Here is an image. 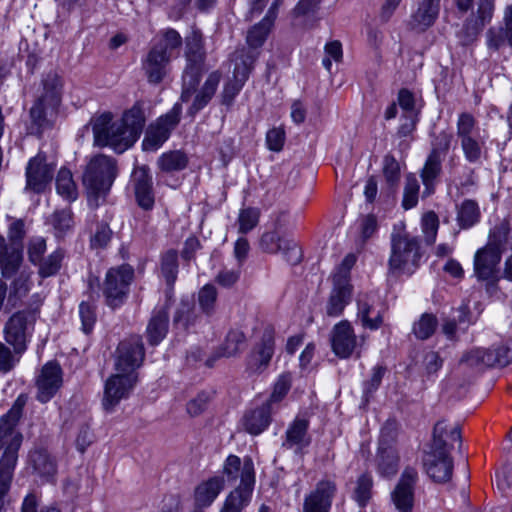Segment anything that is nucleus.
I'll return each instance as SVG.
<instances>
[{
  "label": "nucleus",
  "instance_id": "3",
  "mask_svg": "<svg viewBox=\"0 0 512 512\" xmlns=\"http://www.w3.org/2000/svg\"><path fill=\"white\" fill-rule=\"evenodd\" d=\"M391 253L388 272L392 275H411L420 266L422 258L420 240L410 234L403 222L395 224L390 236Z\"/></svg>",
  "mask_w": 512,
  "mask_h": 512
},
{
  "label": "nucleus",
  "instance_id": "25",
  "mask_svg": "<svg viewBox=\"0 0 512 512\" xmlns=\"http://www.w3.org/2000/svg\"><path fill=\"white\" fill-rule=\"evenodd\" d=\"M357 317L364 328L378 329L383 323L384 305L373 294L361 293L357 297Z\"/></svg>",
  "mask_w": 512,
  "mask_h": 512
},
{
  "label": "nucleus",
  "instance_id": "26",
  "mask_svg": "<svg viewBox=\"0 0 512 512\" xmlns=\"http://www.w3.org/2000/svg\"><path fill=\"white\" fill-rule=\"evenodd\" d=\"M283 0H274L268 9L265 17L257 24H255L247 32L246 42L248 48H241L240 50L253 51L259 55L257 51L266 41L269 33L271 32L274 22L278 15V9L282 4Z\"/></svg>",
  "mask_w": 512,
  "mask_h": 512
},
{
  "label": "nucleus",
  "instance_id": "64",
  "mask_svg": "<svg viewBox=\"0 0 512 512\" xmlns=\"http://www.w3.org/2000/svg\"><path fill=\"white\" fill-rule=\"evenodd\" d=\"M383 174L387 183L394 186L400 179V166L394 156L388 154L383 159Z\"/></svg>",
  "mask_w": 512,
  "mask_h": 512
},
{
  "label": "nucleus",
  "instance_id": "2",
  "mask_svg": "<svg viewBox=\"0 0 512 512\" xmlns=\"http://www.w3.org/2000/svg\"><path fill=\"white\" fill-rule=\"evenodd\" d=\"M453 442L461 444L460 428L455 426L448 431L445 422L438 421L433 429L431 450L423 458L426 473L435 482H447L452 476L453 461L450 449Z\"/></svg>",
  "mask_w": 512,
  "mask_h": 512
},
{
  "label": "nucleus",
  "instance_id": "9",
  "mask_svg": "<svg viewBox=\"0 0 512 512\" xmlns=\"http://www.w3.org/2000/svg\"><path fill=\"white\" fill-rule=\"evenodd\" d=\"M275 336L276 331L272 325L263 328L246 357V372L249 375H259L268 369L275 353Z\"/></svg>",
  "mask_w": 512,
  "mask_h": 512
},
{
  "label": "nucleus",
  "instance_id": "34",
  "mask_svg": "<svg viewBox=\"0 0 512 512\" xmlns=\"http://www.w3.org/2000/svg\"><path fill=\"white\" fill-rule=\"evenodd\" d=\"M506 42L512 48V4L504 9L503 26L490 27L486 32V43L489 49L497 51Z\"/></svg>",
  "mask_w": 512,
  "mask_h": 512
},
{
  "label": "nucleus",
  "instance_id": "4",
  "mask_svg": "<svg viewBox=\"0 0 512 512\" xmlns=\"http://www.w3.org/2000/svg\"><path fill=\"white\" fill-rule=\"evenodd\" d=\"M186 67L182 76L181 101L188 102L198 88L204 72L205 51L200 30L193 29L185 39Z\"/></svg>",
  "mask_w": 512,
  "mask_h": 512
},
{
  "label": "nucleus",
  "instance_id": "16",
  "mask_svg": "<svg viewBox=\"0 0 512 512\" xmlns=\"http://www.w3.org/2000/svg\"><path fill=\"white\" fill-rule=\"evenodd\" d=\"M502 254L482 247L474 255V275L478 281L486 282V289H496L500 280L499 264Z\"/></svg>",
  "mask_w": 512,
  "mask_h": 512
},
{
  "label": "nucleus",
  "instance_id": "5",
  "mask_svg": "<svg viewBox=\"0 0 512 512\" xmlns=\"http://www.w3.org/2000/svg\"><path fill=\"white\" fill-rule=\"evenodd\" d=\"M26 402V396L19 395L9 411L0 418V450L3 449L0 461L10 463L18 461L23 435L16 426L22 417Z\"/></svg>",
  "mask_w": 512,
  "mask_h": 512
},
{
  "label": "nucleus",
  "instance_id": "38",
  "mask_svg": "<svg viewBox=\"0 0 512 512\" xmlns=\"http://www.w3.org/2000/svg\"><path fill=\"white\" fill-rule=\"evenodd\" d=\"M220 80L221 74L218 71H214L208 75L201 89L199 91L196 90L193 93L195 94V97L188 109V114L190 116H195L211 101L216 93Z\"/></svg>",
  "mask_w": 512,
  "mask_h": 512
},
{
  "label": "nucleus",
  "instance_id": "14",
  "mask_svg": "<svg viewBox=\"0 0 512 512\" xmlns=\"http://www.w3.org/2000/svg\"><path fill=\"white\" fill-rule=\"evenodd\" d=\"M145 348L141 336L133 335L122 340L115 352V370L124 374H138L143 364Z\"/></svg>",
  "mask_w": 512,
  "mask_h": 512
},
{
  "label": "nucleus",
  "instance_id": "19",
  "mask_svg": "<svg viewBox=\"0 0 512 512\" xmlns=\"http://www.w3.org/2000/svg\"><path fill=\"white\" fill-rule=\"evenodd\" d=\"M260 248L269 254L281 253L292 265H297L302 259V251L298 243L287 235H280L277 231L265 232L260 238Z\"/></svg>",
  "mask_w": 512,
  "mask_h": 512
},
{
  "label": "nucleus",
  "instance_id": "13",
  "mask_svg": "<svg viewBox=\"0 0 512 512\" xmlns=\"http://www.w3.org/2000/svg\"><path fill=\"white\" fill-rule=\"evenodd\" d=\"M257 59V54L253 51L237 50L234 53L235 67L233 79L229 80L223 88L221 103L227 107L233 104L235 97L241 91L247 81L253 65Z\"/></svg>",
  "mask_w": 512,
  "mask_h": 512
},
{
  "label": "nucleus",
  "instance_id": "51",
  "mask_svg": "<svg viewBox=\"0 0 512 512\" xmlns=\"http://www.w3.org/2000/svg\"><path fill=\"white\" fill-rule=\"evenodd\" d=\"M218 292L214 285L206 284L198 292V303L201 311L212 316L217 307Z\"/></svg>",
  "mask_w": 512,
  "mask_h": 512
},
{
  "label": "nucleus",
  "instance_id": "41",
  "mask_svg": "<svg viewBox=\"0 0 512 512\" xmlns=\"http://www.w3.org/2000/svg\"><path fill=\"white\" fill-rule=\"evenodd\" d=\"M351 294L352 285L333 283V289L326 305L327 315L330 317L340 316L350 302Z\"/></svg>",
  "mask_w": 512,
  "mask_h": 512
},
{
  "label": "nucleus",
  "instance_id": "8",
  "mask_svg": "<svg viewBox=\"0 0 512 512\" xmlns=\"http://www.w3.org/2000/svg\"><path fill=\"white\" fill-rule=\"evenodd\" d=\"M36 320V310L27 308L13 313L4 325L5 343L21 357L28 348Z\"/></svg>",
  "mask_w": 512,
  "mask_h": 512
},
{
  "label": "nucleus",
  "instance_id": "22",
  "mask_svg": "<svg viewBox=\"0 0 512 512\" xmlns=\"http://www.w3.org/2000/svg\"><path fill=\"white\" fill-rule=\"evenodd\" d=\"M170 53L162 46H152L142 59V70L150 84H159L170 72Z\"/></svg>",
  "mask_w": 512,
  "mask_h": 512
},
{
  "label": "nucleus",
  "instance_id": "44",
  "mask_svg": "<svg viewBox=\"0 0 512 512\" xmlns=\"http://www.w3.org/2000/svg\"><path fill=\"white\" fill-rule=\"evenodd\" d=\"M189 158L187 154L181 150H173L163 153L157 160L159 169L165 173L177 172L185 169L188 165Z\"/></svg>",
  "mask_w": 512,
  "mask_h": 512
},
{
  "label": "nucleus",
  "instance_id": "59",
  "mask_svg": "<svg viewBox=\"0 0 512 512\" xmlns=\"http://www.w3.org/2000/svg\"><path fill=\"white\" fill-rule=\"evenodd\" d=\"M372 486L373 481L370 475L363 474L358 478L354 491V499L361 507H364L370 499Z\"/></svg>",
  "mask_w": 512,
  "mask_h": 512
},
{
  "label": "nucleus",
  "instance_id": "58",
  "mask_svg": "<svg viewBox=\"0 0 512 512\" xmlns=\"http://www.w3.org/2000/svg\"><path fill=\"white\" fill-rule=\"evenodd\" d=\"M357 261L356 255L353 253L347 254L342 260L341 264L336 268L332 279L333 283L350 284V271Z\"/></svg>",
  "mask_w": 512,
  "mask_h": 512
},
{
  "label": "nucleus",
  "instance_id": "63",
  "mask_svg": "<svg viewBox=\"0 0 512 512\" xmlns=\"http://www.w3.org/2000/svg\"><path fill=\"white\" fill-rule=\"evenodd\" d=\"M477 121L475 117L468 113L463 112L459 115L457 121V136L460 140L474 136Z\"/></svg>",
  "mask_w": 512,
  "mask_h": 512
},
{
  "label": "nucleus",
  "instance_id": "23",
  "mask_svg": "<svg viewBox=\"0 0 512 512\" xmlns=\"http://www.w3.org/2000/svg\"><path fill=\"white\" fill-rule=\"evenodd\" d=\"M337 493L335 481L322 479L308 493L303 501L302 512H330L333 499Z\"/></svg>",
  "mask_w": 512,
  "mask_h": 512
},
{
  "label": "nucleus",
  "instance_id": "61",
  "mask_svg": "<svg viewBox=\"0 0 512 512\" xmlns=\"http://www.w3.org/2000/svg\"><path fill=\"white\" fill-rule=\"evenodd\" d=\"M291 388L289 375H281L274 385L273 392L265 403L270 404L275 409V405L281 402Z\"/></svg>",
  "mask_w": 512,
  "mask_h": 512
},
{
  "label": "nucleus",
  "instance_id": "50",
  "mask_svg": "<svg viewBox=\"0 0 512 512\" xmlns=\"http://www.w3.org/2000/svg\"><path fill=\"white\" fill-rule=\"evenodd\" d=\"M64 251L57 249L48 257L43 258L36 266H38V274L41 278L51 277L58 273L64 259Z\"/></svg>",
  "mask_w": 512,
  "mask_h": 512
},
{
  "label": "nucleus",
  "instance_id": "39",
  "mask_svg": "<svg viewBox=\"0 0 512 512\" xmlns=\"http://www.w3.org/2000/svg\"><path fill=\"white\" fill-rule=\"evenodd\" d=\"M42 86L43 92L38 99L46 102L52 112H57L62 97L61 77L55 72H50L43 78Z\"/></svg>",
  "mask_w": 512,
  "mask_h": 512
},
{
  "label": "nucleus",
  "instance_id": "45",
  "mask_svg": "<svg viewBox=\"0 0 512 512\" xmlns=\"http://www.w3.org/2000/svg\"><path fill=\"white\" fill-rule=\"evenodd\" d=\"M510 234V223L503 219L489 231L488 242L484 246L487 249L503 253Z\"/></svg>",
  "mask_w": 512,
  "mask_h": 512
},
{
  "label": "nucleus",
  "instance_id": "11",
  "mask_svg": "<svg viewBox=\"0 0 512 512\" xmlns=\"http://www.w3.org/2000/svg\"><path fill=\"white\" fill-rule=\"evenodd\" d=\"M512 363V340L497 347L475 348L463 355L461 364L478 371L488 367H504Z\"/></svg>",
  "mask_w": 512,
  "mask_h": 512
},
{
  "label": "nucleus",
  "instance_id": "53",
  "mask_svg": "<svg viewBox=\"0 0 512 512\" xmlns=\"http://www.w3.org/2000/svg\"><path fill=\"white\" fill-rule=\"evenodd\" d=\"M16 465L17 463L0 461V511L4 506V499L11 488Z\"/></svg>",
  "mask_w": 512,
  "mask_h": 512
},
{
  "label": "nucleus",
  "instance_id": "57",
  "mask_svg": "<svg viewBox=\"0 0 512 512\" xmlns=\"http://www.w3.org/2000/svg\"><path fill=\"white\" fill-rule=\"evenodd\" d=\"M21 356L6 343L0 342V374L11 372L20 362Z\"/></svg>",
  "mask_w": 512,
  "mask_h": 512
},
{
  "label": "nucleus",
  "instance_id": "6",
  "mask_svg": "<svg viewBox=\"0 0 512 512\" xmlns=\"http://www.w3.org/2000/svg\"><path fill=\"white\" fill-rule=\"evenodd\" d=\"M454 4L461 14L471 11L460 32V39L464 45L473 43L485 25L491 22L494 10L495 0H454Z\"/></svg>",
  "mask_w": 512,
  "mask_h": 512
},
{
  "label": "nucleus",
  "instance_id": "55",
  "mask_svg": "<svg viewBox=\"0 0 512 512\" xmlns=\"http://www.w3.org/2000/svg\"><path fill=\"white\" fill-rule=\"evenodd\" d=\"M260 210L254 207H248L240 210L238 216L239 233L246 234L254 229L259 222Z\"/></svg>",
  "mask_w": 512,
  "mask_h": 512
},
{
  "label": "nucleus",
  "instance_id": "24",
  "mask_svg": "<svg viewBox=\"0 0 512 512\" xmlns=\"http://www.w3.org/2000/svg\"><path fill=\"white\" fill-rule=\"evenodd\" d=\"M62 369L56 362L46 363L36 379V399L41 403L50 401L62 386Z\"/></svg>",
  "mask_w": 512,
  "mask_h": 512
},
{
  "label": "nucleus",
  "instance_id": "20",
  "mask_svg": "<svg viewBox=\"0 0 512 512\" xmlns=\"http://www.w3.org/2000/svg\"><path fill=\"white\" fill-rule=\"evenodd\" d=\"M389 426L386 425L381 431L379 446L376 455L377 471L383 477H393L399 467V454L393 445L394 435Z\"/></svg>",
  "mask_w": 512,
  "mask_h": 512
},
{
  "label": "nucleus",
  "instance_id": "28",
  "mask_svg": "<svg viewBox=\"0 0 512 512\" xmlns=\"http://www.w3.org/2000/svg\"><path fill=\"white\" fill-rule=\"evenodd\" d=\"M54 167L46 162L45 156L38 154L32 158L26 168L27 188L41 193L51 182Z\"/></svg>",
  "mask_w": 512,
  "mask_h": 512
},
{
  "label": "nucleus",
  "instance_id": "48",
  "mask_svg": "<svg viewBox=\"0 0 512 512\" xmlns=\"http://www.w3.org/2000/svg\"><path fill=\"white\" fill-rule=\"evenodd\" d=\"M161 273L167 285L172 289L178 274V253L176 250H168L162 255Z\"/></svg>",
  "mask_w": 512,
  "mask_h": 512
},
{
  "label": "nucleus",
  "instance_id": "46",
  "mask_svg": "<svg viewBox=\"0 0 512 512\" xmlns=\"http://www.w3.org/2000/svg\"><path fill=\"white\" fill-rule=\"evenodd\" d=\"M246 342V336L244 332L238 329H231L223 343L220 345L217 356L218 357H233L236 356L240 351L241 347Z\"/></svg>",
  "mask_w": 512,
  "mask_h": 512
},
{
  "label": "nucleus",
  "instance_id": "17",
  "mask_svg": "<svg viewBox=\"0 0 512 512\" xmlns=\"http://www.w3.org/2000/svg\"><path fill=\"white\" fill-rule=\"evenodd\" d=\"M138 381V374L117 372L105 382L102 405L105 411L112 412L121 400L129 397Z\"/></svg>",
  "mask_w": 512,
  "mask_h": 512
},
{
  "label": "nucleus",
  "instance_id": "32",
  "mask_svg": "<svg viewBox=\"0 0 512 512\" xmlns=\"http://www.w3.org/2000/svg\"><path fill=\"white\" fill-rule=\"evenodd\" d=\"M56 113L48 108L46 102L37 98L29 111V134L41 137L45 130L53 127L54 120L51 117Z\"/></svg>",
  "mask_w": 512,
  "mask_h": 512
},
{
  "label": "nucleus",
  "instance_id": "60",
  "mask_svg": "<svg viewBox=\"0 0 512 512\" xmlns=\"http://www.w3.org/2000/svg\"><path fill=\"white\" fill-rule=\"evenodd\" d=\"M460 141L465 158L471 163L478 162L481 158L484 142L478 140L475 136Z\"/></svg>",
  "mask_w": 512,
  "mask_h": 512
},
{
  "label": "nucleus",
  "instance_id": "36",
  "mask_svg": "<svg viewBox=\"0 0 512 512\" xmlns=\"http://www.w3.org/2000/svg\"><path fill=\"white\" fill-rule=\"evenodd\" d=\"M169 329L168 307L153 310L146 327V338L150 345H158L167 335Z\"/></svg>",
  "mask_w": 512,
  "mask_h": 512
},
{
  "label": "nucleus",
  "instance_id": "62",
  "mask_svg": "<svg viewBox=\"0 0 512 512\" xmlns=\"http://www.w3.org/2000/svg\"><path fill=\"white\" fill-rule=\"evenodd\" d=\"M250 460L252 463V459L250 457H246L243 460L236 455H229L223 466V473L227 476L228 480L235 481L238 477H242L243 467L245 466V461Z\"/></svg>",
  "mask_w": 512,
  "mask_h": 512
},
{
  "label": "nucleus",
  "instance_id": "21",
  "mask_svg": "<svg viewBox=\"0 0 512 512\" xmlns=\"http://www.w3.org/2000/svg\"><path fill=\"white\" fill-rule=\"evenodd\" d=\"M417 481V470L413 467H406L391 492V501L399 512H412Z\"/></svg>",
  "mask_w": 512,
  "mask_h": 512
},
{
  "label": "nucleus",
  "instance_id": "52",
  "mask_svg": "<svg viewBox=\"0 0 512 512\" xmlns=\"http://www.w3.org/2000/svg\"><path fill=\"white\" fill-rule=\"evenodd\" d=\"M438 326L436 316L429 313H424L420 319L413 325V333L416 338L426 340L430 338Z\"/></svg>",
  "mask_w": 512,
  "mask_h": 512
},
{
  "label": "nucleus",
  "instance_id": "56",
  "mask_svg": "<svg viewBox=\"0 0 512 512\" xmlns=\"http://www.w3.org/2000/svg\"><path fill=\"white\" fill-rule=\"evenodd\" d=\"M421 228L426 243L429 245L433 244L439 228V219L434 211H429L422 216Z\"/></svg>",
  "mask_w": 512,
  "mask_h": 512
},
{
  "label": "nucleus",
  "instance_id": "42",
  "mask_svg": "<svg viewBox=\"0 0 512 512\" xmlns=\"http://www.w3.org/2000/svg\"><path fill=\"white\" fill-rule=\"evenodd\" d=\"M442 171V159L434 153H429L424 167L421 170L420 177L424 185L423 197H428L435 191L437 178Z\"/></svg>",
  "mask_w": 512,
  "mask_h": 512
},
{
  "label": "nucleus",
  "instance_id": "31",
  "mask_svg": "<svg viewBox=\"0 0 512 512\" xmlns=\"http://www.w3.org/2000/svg\"><path fill=\"white\" fill-rule=\"evenodd\" d=\"M309 425L308 419L295 418L285 432V440L282 443V447L294 450L296 453H301L303 449L311 444V436L308 433Z\"/></svg>",
  "mask_w": 512,
  "mask_h": 512
},
{
  "label": "nucleus",
  "instance_id": "43",
  "mask_svg": "<svg viewBox=\"0 0 512 512\" xmlns=\"http://www.w3.org/2000/svg\"><path fill=\"white\" fill-rule=\"evenodd\" d=\"M481 218L478 203L472 199H465L457 207V224L461 229H469L476 225Z\"/></svg>",
  "mask_w": 512,
  "mask_h": 512
},
{
  "label": "nucleus",
  "instance_id": "18",
  "mask_svg": "<svg viewBox=\"0 0 512 512\" xmlns=\"http://www.w3.org/2000/svg\"><path fill=\"white\" fill-rule=\"evenodd\" d=\"M254 484V464L250 460H246L241 483L226 497L220 512H242L251 500Z\"/></svg>",
  "mask_w": 512,
  "mask_h": 512
},
{
  "label": "nucleus",
  "instance_id": "49",
  "mask_svg": "<svg viewBox=\"0 0 512 512\" xmlns=\"http://www.w3.org/2000/svg\"><path fill=\"white\" fill-rule=\"evenodd\" d=\"M197 319L198 314L193 305L189 302L182 301L175 312L173 323L177 328L188 330L195 325Z\"/></svg>",
  "mask_w": 512,
  "mask_h": 512
},
{
  "label": "nucleus",
  "instance_id": "37",
  "mask_svg": "<svg viewBox=\"0 0 512 512\" xmlns=\"http://www.w3.org/2000/svg\"><path fill=\"white\" fill-rule=\"evenodd\" d=\"M23 247L6 241L0 235V268L5 277L12 276L20 267L22 262Z\"/></svg>",
  "mask_w": 512,
  "mask_h": 512
},
{
  "label": "nucleus",
  "instance_id": "12",
  "mask_svg": "<svg viewBox=\"0 0 512 512\" xmlns=\"http://www.w3.org/2000/svg\"><path fill=\"white\" fill-rule=\"evenodd\" d=\"M512 363V340L497 347L475 348L463 355L461 364L478 371L488 367H504Z\"/></svg>",
  "mask_w": 512,
  "mask_h": 512
},
{
  "label": "nucleus",
  "instance_id": "54",
  "mask_svg": "<svg viewBox=\"0 0 512 512\" xmlns=\"http://www.w3.org/2000/svg\"><path fill=\"white\" fill-rule=\"evenodd\" d=\"M419 190L420 186L417 178L414 175H408L406 177L402 200V206L404 209L408 210L417 205Z\"/></svg>",
  "mask_w": 512,
  "mask_h": 512
},
{
  "label": "nucleus",
  "instance_id": "15",
  "mask_svg": "<svg viewBox=\"0 0 512 512\" xmlns=\"http://www.w3.org/2000/svg\"><path fill=\"white\" fill-rule=\"evenodd\" d=\"M181 114L182 106L180 103H176L170 111L151 123L143 140V148L145 150H157L168 140L171 132L177 127Z\"/></svg>",
  "mask_w": 512,
  "mask_h": 512
},
{
  "label": "nucleus",
  "instance_id": "33",
  "mask_svg": "<svg viewBox=\"0 0 512 512\" xmlns=\"http://www.w3.org/2000/svg\"><path fill=\"white\" fill-rule=\"evenodd\" d=\"M274 408L270 404L263 403L247 411L242 419L244 430L251 435H259L264 432L272 421Z\"/></svg>",
  "mask_w": 512,
  "mask_h": 512
},
{
  "label": "nucleus",
  "instance_id": "40",
  "mask_svg": "<svg viewBox=\"0 0 512 512\" xmlns=\"http://www.w3.org/2000/svg\"><path fill=\"white\" fill-rule=\"evenodd\" d=\"M29 463L33 470L46 481L52 479L56 474V462L46 449L36 448L32 450L29 453Z\"/></svg>",
  "mask_w": 512,
  "mask_h": 512
},
{
  "label": "nucleus",
  "instance_id": "35",
  "mask_svg": "<svg viewBox=\"0 0 512 512\" xmlns=\"http://www.w3.org/2000/svg\"><path fill=\"white\" fill-rule=\"evenodd\" d=\"M224 478L213 476L200 482L194 489V509L209 507L224 488Z\"/></svg>",
  "mask_w": 512,
  "mask_h": 512
},
{
  "label": "nucleus",
  "instance_id": "29",
  "mask_svg": "<svg viewBox=\"0 0 512 512\" xmlns=\"http://www.w3.org/2000/svg\"><path fill=\"white\" fill-rule=\"evenodd\" d=\"M441 0H416L411 13V29L424 32L432 27L439 17Z\"/></svg>",
  "mask_w": 512,
  "mask_h": 512
},
{
  "label": "nucleus",
  "instance_id": "47",
  "mask_svg": "<svg viewBox=\"0 0 512 512\" xmlns=\"http://www.w3.org/2000/svg\"><path fill=\"white\" fill-rule=\"evenodd\" d=\"M56 190L59 195L69 202L77 199V186L69 169L61 168L59 170L56 177Z\"/></svg>",
  "mask_w": 512,
  "mask_h": 512
},
{
  "label": "nucleus",
  "instance_id": "7",
  "mask_svg": "<svg viewBox=\"0 0 512 512\" xmlns=\"http://www.w3.org/2000/svg\"><path fill=\"white\" fill-rule=\"evenodd\" d=\"M117 162L114 158L98 154L90 159L82 181L88 194L98 197L106 194L117 177Z\"/></svg>",
  "mask_w": 512,
  "mask_h": 512
},
{
  "label": "nucleus",
  "instance_id": "30",
  "mask_svg": "<svg viewBox=\"0 0 512 512\" xmlns=\"http://www.w3.org/2000/svg\"><path fill=\"white\" fill-rule=\"evenodd\" d=\"M136 202L144 210H150L154 206V193L152 178L147 166L134 168L131 176Z\"/></svg>",
  "mask_w": 512,
  "mask_h": 512
},
{
  "label": "nucleus",
  "instance_id": "1",
  "mask_svg": "<svg viewBox=\"0 0 512 512\" xmlns=\"http://www.w3.org/2000/svg\"><path fill=\"white\" fill-rule=\"evenodd\" d=\"M145 122L146 118L141 102H136L116 122H113L112 113H103L92 122L95 144L101 147L110 146L116 152L122 153L140 137Z\"/></svg>",
  "mask_w": 512,
  "mask_h": 512
},
{
  "label": "nucleus",
  "instance_id": "10",
  "mask_svg": "<svg viewBox=\"0 0 512 512\" xmlns=\"http://www.w3.org/2000/svg\"><path fill=\"white\" fill-rule=\"evenodd\" d=\"M133 277L134 269L128 264L112 267L107 271L103 294L108 306L114 309L124 303Z\"/></svg>",
  "mask_w": 512,
  "mask_h": 512
},
{
  "label": "nucleus",
  "instance_id": "27",
  "mask_svg": "<svg viewBox=\"0 0 512 512\" xmlns=\"http://www.w3.org/2000/svg\"><path fill=\"white\" fill-rule=\"evenodd\" d=\"M330 342L332 351L342 359L349 358L357 347V336L351 323L342 320L331 330Z\"/></svg>",
  "mask_w": 512,
  "mask_h": 512
}]
</instances>
